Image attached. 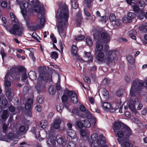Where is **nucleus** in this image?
<instances>
[{
	"instance_id": "1",
	"label": "nucleus",
	"mask_w": 147,
	"mask_h": 147,
	"mask_svg": "<svg viewBox=\"0 0 147 147\" xmlns=\"http://www.w3.org/2000/svg\"><path fill=\"white\" fill-rule=\"evenodd\" d=\"M69 18V12L68 7L66 5H63L61 9H58L56 14V18L58 22L57 27L58 32L61 34L66 36V33L65 30L68 27V19Z\"/></svg>"
},
{
	"instance_id": "2",
	"label": "nucleus",
	"mask_w": 147,
	"mask_h": 147,
	"mask_svg": "<svg viewBox=\"0 0 147 147\" xmlns=\"http://www.w3.org/2000/svg\"><path fill=\"white\" fill-rule=\"evenodd\" d=\"M144 87V82L140 80L135 79L131 84L130 95L135 96L140 94Z\"/></svg>"
},
{
	"instance_id": "3",
	"label": "nucleus",
	"mask_w": 147,
	"mask_h": 147,
	"mask_svg": "<svg viewBox=\"0 0 147 147\" xmlns=\"http://www.w3.org/2000/svg\"><path fill=\"white\" fill-rule=\"evenodd\" d=\"M25 70V68L23 66H15L11 68L8 71L11 74L13 80H18L20 79V74L19 72H22Z\"/></svg>"
},
{
	"instance_id": "4",
	"label": "nucleus",
	"mask_w": 147,
	"mask_h": 147,
	"mask_svg": "<svg viewBox=\"0 0 147 147\" xmlns=\"http://www.w3.org/2000/svg\"><path fill=\"white\" fill-rule=\"evenodd\" d=\"M94 39L96 40H98L99 42L107 44L110 41L111 37L109 34L105 32H102L100 34L97 33L93 34Z\"/></svg>"
},
{
	"instance_id": "5",
	"label": "nucleus",
	"mask_w": 147,
	"mask_h": 147,
	"mask_svg": "<svg viewBox=\"0 0 147 147\" xmlns=\"http://www.w3.org/2000/svg\"><path fill=\"white\" fill-rule=\"evenodd\" d=\"M6 29L8 30V27L5 26ZM24 31V28L22 26L19 24H14L13 27L8 30V31L12 34L20 36L22 33Z\"/></svg>"
},
{
	"instance_id": "6",
	"label": "nucleus",
	"mask_w": 147,
	"mask_h": 147,
	"mask_svg": "<svg viewBox=\"0 0 147 147\" xmlns=\"http://www.w3.org/2000/svg\"><path fill=\"white\" fill-rule=\"evenodd\" d=\"M38 80V83L35 87L37 93L39 94L42 92L45 87V83L43 74H40Z\"/></svg>"
},
{
	"instance_id": "7",
	"label": "nucleus",
	"mask_w": 147,
	"mask_h": 147,
	"mask_svg": "<svg viewBox=\"0 0 147 147\" xmlns=\"http://www.w3.org/2000/svg\"><path fill=\"white\" fill-rule=\"evenodd\" d=\"M61 123V120L60 119H55L53 124L51 126V129L49 131L50 136H53L55 134V129H58Z\"/></svg>"
},
{
	"instance_id": "8",
	"label": "nucleus",
	"mask_w": 147,
	"mask_h": 147,
	"mask_svg": "<svg viewBox=\"0 0 147 147\" xmlns=\"http://www.w3.org/2000/svg\"><path fill=\"white\" fill-rule=\"evenodd\" d=\"M29 2H30L31 4L34 3L33 6L34 7V11L37 13L42 14L44 10V8L40 3L39 0H36L34 3V0H28Z\"/></svg>"
},
{
	"instance_id": "9",
	"label": "nucleus",
	"mask_w": 147,
	"mask_h": 147,
	"mask_svg": "<svg viewBox=\"0 0 147 147\" xmlns=\"http://www.w3.org/2000/svg\"><path fill=\"white\" fill-rule=\"evenodd\" d=\"M139 100L138 98H136L134 99H131L129 103L128 107L129 109L134 113L136 115H138L139 114L136 110L135 108V105L138 102V103Z\"/></svg>"
},
{
	"instance_id": "10",
	"label": "nucleus",
	"mask_w": 147,
	"mask_h": 147,
	"mask_svg": "<svg viewBox=\"0 0 147 147\" xmlns=\"http://www.w3.org/2000/svg\"><path fill=\"white\" fill-rule=\"evenodd\" d=\"M64 93H65L68 98H71V100L74 103H77L78 102V96L75 91L67 89L66 92H64Z\"/></svg>"
},
{
	"instance_id": "11",
	"label": "nucleus",
	"mask_w": 147,
	"mask_h": 147,
	"mask_svg": "<svg viewBox=\"0 0 147 147\" xmlns=\"http://www.w3.org/2000/svg\"><path fill=\"white\" fill-rule=\"evenodd\" d=\"M135 17L136 15L134 13L129 12L126 16H124L122 20L125 23H130L132 22L134 19L136 20L135 18Z\"/></svg>"
},
{
	"instance_id": "12",
	"label": "nucleus",
	"mask_w": 147,
	"mask_h": 147,
	"mask_svg": "<svg viewBox=\"0 0 147 147\" xmlns=\"http://www.w3.org/2000/svg\"><path fill=\"white\" fill-rule=\"evenodd\" d=\"M9 80H13L11 78V74L8 71L7 72L5 77L4 80L5 86L6 88L9 87L11 85L10 82Z\"/></svg>"
},
{
	"instance_id": "13",
	"label": "nucleus",
	"mask_w": 147,
	"mask_h": 147,
	"mask_svg": "<svg viewBox=\"0 0 147 147\" xmlns=\"http://www.w3.org/2000/svg\"><path fill=\"white\" fill-rule=\"evenodd\" d=\"M121 130L123 131L125 136L126 138H128L129 136L132 134V131L130 127L125 124Z\"/></svg>"
},
{
	"instance_id": "14",
	"label": "nucleus",
	"mask_w": 147,
	"mask_h": 147,
	"mask_svg": "<svg viewBox=\"0 0 147 147\" xmlns=\"http://www.w3.org/2000/svg\"><path fill=\"white\" fill-rule=\"evenodd\" d=\"M14 136V135L13 133L10 132L1 137L0 139L2 141L9 142L13 140Z\"/></svg>"
},
{
	"instance_id": "15",
	"label": "nucleus",
	"mask_w": 147,
	"mask_h": 147,
	"mask_svg": "<svg viewBox=\"0 0 147 147\" xmlns=\"http://www.w3.org/2000/svg\"><path fill=\"white\" fill-rule=\"evenodd\" d=\"M124 124L120 121L115 122L113 126V129L114 132L116 133L119 129H121Z\"/></svg>"
},
{
	"instance_id": "16",
	"label": "nucleus",
	"mask_w": 147,
	"mask_h": 147,
	"mask_svg": "<svg viewBox=\"0 0 147 147\" xmlns=\"http://www.w3.org/2000/svg\"><path fill=\"white\" fill-rule=\"evenodd\" d=\"M95 57L98 61L100 62H102L104 61L105 55L102 51H95Z\"/></svg>"
},
{
	"instance_id": "17",
	"label": "nucleus",
	"mask_w": 147,
	"mask_h": 147,
	"mask_svg": "<svg viewBox=\"0 0 147 147\" xmlns=\"http://www.w3.org/2000/svg\"><path fill=\"white\" fill-rule=\"evenodd\" d=\"M103 44L104 43L103 42H99V41H98V40H96V49H95V51H102L103 47L102 44Z\"/></svg>"
},
{
	"instance_id": "18",
	"label": "nucleus",
	"mask_w": 147,
	"mask_h": 147,
	"mask_svg": "<svg viewBox=\"0 0 147 147\" xmlns=\"http://www.w3.org/2000/svg\"><path fill=\"white\" fill-rule=\"evenodd\" d=\"M118 59L117 56L113 57H107L106 60L107 64H109L110 63H112L113 61V62L116 61Z\"/></svg>"
},
{
	"instance_id": "19",
	"label": "nucleus",
	"mask_w": 147,
	"mask_h": 147,
	"mask_svg": "<svg viewBox=\"0 0 147 147\" xmlns=\"http://www.w3.org/2000/svg\"><path fill=\"white\" fill-rule=\"evenodd\" d=\"M117 141L119 144H121L122 147H129L130 143L129 142L125 141L124 142V140H123L118 138Z\"/></svg>"
},
{
	"instance_id": "20",
	"label": "nucleus",
	"mask_w": 147,
	"mask_h": 147,
	"mask_svg": "<svg viewBox=\"0 0 147 147\" xmlns=\"http://www.w3.org/2000/svg\"><path fill=\"white\" fill-rule=\"evenodd\" d=\"M97 143L98 145H102L106 143V141L105 140V138L104 136L100 135L99 136V138L97 140Z\"/></svg>"
},
{
	"instance_id": "21",
	"label": "nucleus",
	"mask_w": 147,
	"mask_h": 147,
	"mask_svg": "<svg viewBox=\"0 0 147 147\" xmlns=\"http://www.w3.org/2000/svg\"><path fill=\"white\" fill-rule=\"evenodd\" d=\"M107 54L108 57H113L114 56H117V55L119 54L118 52L116 50H111L108 51L107 53H105Z\"/></svg>"
},
{
	"instance_id": "22",
	"label": "nucleus",
	"mask_w": 147,
	"mask_h": 147,
	"mask_svg": "<svg viewBox=\"0 0 147 147\" xmlns=\"http://www.w3.org/2000/svg\"><path fill=\"white\" fill-rule=\"evenodd\" d=\"M67 132L69 136L71 138H74L76 136V131L71 129H70L67 130Z\"/></svg>"
},
{
	"instance_id": "23",
	"label": "nucleus",
	"mask_w": 147,
	"mask_h": 147,
	"mask_svg": "<svg viewBox=\"0 0 147 147\" xmlns=\"http://www.w3.org/2000/svg\"><path fill=\"white\" fill-rule=\"evenodd\" d=\"M29 78L32 80H34L36 79V76L35 71H30L28 73Z\"/></svg>"
},
{
	"instance_id": "24",
	"label": "nucleus",
	"mask_w": 147,
	"mask_h": 147,
	"mask_svg": "<svg viewBox=\"0 0 147 147\" xmlns=\"http://www.w3.org/2000/svg\"><path fill=\"white\" fill-rule=\"evenodd\" d=\"M84 57H85L89 58L88 60L89 61H92L93 59V57L92 55H91L90 52L85 51Z\"/></svg>"
},
{
	"instance_id": "25",
	"label": "nucleus",
	"mask_w": 147,
	"mask_h": 147,
	"mask_svg": "<svg viewBox=\"0 0 147 147\" xmlns=\"http://www.w3.org/2000/svg\"><path fill=\"white\" fill-rule=\"evenodd\" d=\"M137 32L135 30H131L129 32V36L131 38L133 39L136 40V35Z\"/></svg>"
},
{
	"instance_id": "26",
	"label": "nucleus",
	"mask_w": 147,
	"mask_h": 147,
	"mask_svg": "<svg viewBox=\"0 0 147 147\" xmlns=\"http://www.w3.org/2000/svg\"><path fill=\"white\" fill-rule=\"evenodd\" d=\"M56 141L59 145H61L63 143L64 140L61 135L57 136L56 137Z\"/></svg>"
},
{
	"instance_id": "27",
	"label": "nucleus",
	"mask_w": 147,
	"mask_h": 147,
	"mask_svg": "<svg viewBox=\"0 0 147 147\" xmlns=\"http://www.w3.org/2000/svg\"><path fill=\"white\" fill-rule=\"evenodd\" d=\"M137 15L139 19L142 20L145 17V12L141 9L137 13Z\"/></svg>"
},
{
	"instance_id": "28",
	"label": "nucleus",
	"mask_w": 147,
	"mask_h": 147,
	"mask_svg": "<svg viewBox=\"0 0 147 147\" xmlns=\"http://www.w3.org/2000/svg\"><path fill=\"white\" fill-rule=\"evenodd\" d=\"M126 58L127 60L130 64L131 65L134 64L135 60L131 55H127L126 56Z\"/></svg>"
},
{
	"instance_id": "29",
	"label": "nucleus",
	"mask_w": 147,
	"mask_h": 147,
	"mask_svg": "<svg viewBox=\"0 0 147 147\" xmlns=\"http://www.w3.org/2000/svg\"><path fill=\"white\" fill-rule=\"evenodd\" d=\"M84 121H77L76 124V127L77 128L79 129H82L84 127L83 124Z\"/></svg>"
},
{
	"instance_id": "30",
	"label": "nucleus",
	"mask_w": 147,
	"mask_h": 147,
	"mask_svg": "<svg viewBox=\"0 0 147 147\" xmlns=\"http://www.w3.org/2000/svg\"><path fill=\"white\" fill-rule=\"evenodd\" d=\"M120 106V103H117L116 105V106L115 108L113 107L111 105L110 108V109H109L110 110V111L111 113L115 112L116 111L119 109V107Z\"/></svg>"
},
{
	"instance_id": "31",
	"label": "nucleus",
	"mask_w": 147,
	"mask_h": 147,
	"mask_svg": "<svg viewBox=\"0 0 147 147\" xmlns=\"http://www.w3.org/2000/svg\"><path fill=\"white\" fill-rule=\"evenodd\" d=\"M111 105L110 103L105 102L103 103L102 107L103 109L105 110H106L107 109H110L111 107Z\"/></svg>"
},
{
	"instance_id": "32",
	"label": "nucleus",
	"mask_w": 147,
	"mask_h": 147,
	"mask_svg": "<svg viewBox=\"0 0 147 147\" xmlns=\"http://www.w3.org/2000/svg\"><path fill=\"white\" fill-rule=\"evenodd\" d=\"M77 51V47L75 45H73L72 47V49L71 50V54L74 56H76Z\"/></svg>"
},
{
	"instance_id": "33",
	"label": "nucleus",
	"mask_w": 147,
	"mask_h": 147,
	"mask_svg": "<svg viewBox=\"0 0 147 147\" xmlns=\"http://www.w3.org/2000/svg\"><path fill=\"white\" fill-rule=\"evenodd\" d=\"M49 91L50 94L51 95L54 94L56 92V90L54 86L53 85L51 86L49 88Z\"/></svg>"
},
{
	"instance_id": "34",
	"label": "nucleus",
	"mask_w": 147,
	"mask_h": 147,
	"mask_svg": "<svg viewBox=\"0 0 147 147\" xmlns=\"http://www.w3.org/2000/svg\"><path fill=\"white\" fill-rule=\"evenodd\" d=\"M48 124V123L47 121L42 120L41 121L40 125L41 127L42 128H46Z\"/></svg>"
},
{
	"instance_id": "35",
	"label": "nucleus",
	"mask_w": 147,
	"mask_h": 147,
	"mask_svg": "<svg viewBox=\"0 0 147 147\" xmlns=\"http://www.w3.org/2000/svg\"><path fill=\"white\" fill-rule=\"evenodd\" d=\"M117 133H115V135L116 136H117L119 138H122L124 136L123 132L121 129L119 131L116 132Z\"/></svg>"
},
{
	"instance_id": "36",
	"label": "nucleus",
	"mask_w": 147,
	"mask_h": 147,
	"mask_svg": "<svg viewBox=\"0 0 147 147\" xmlns=\"http://www.w3.org/2000/svg\"><path fill=\"white\" fill-rule=\"evenodd\" d=\"M0 54L1 55L3 61H4V57L7 55L6 53L5 52V50L3 47H1L0 51Z\"/></svg>"
},
{
	"instance_id": "37",
	"label": "nucleus",
	"mask_w": 147,
	"mask_h": 147,
	"mask_svg": "<svg viewBox=\"0 0 147 147\" xmlns=\"http://www.w3.org/2000/svg\"><path fill=\"white\" fill-rule=\"evenodd\" d=\"M8 115V112L7 110H4L1 115V117L3 120L6 119Z\"/></svg>"
},
{
	"instance_id": "38",
	"label": "nucleus",
	"mask_w": 147,
	"mask_h": 147,
	"mask_svg": "<svg viewBox=\"0 0 147 147\" xmlns=\"http://www.w3.org/2000/svg\"><path fill=\"white\" fill-rule=\"evenodd\" d=\"M86 42L87 45L90 47H91L92 45V42L90 37H87L86 39Z\"/></svg>"
},
{
	"instance_id": "39",
	"label": "nucleus",
	"mask_w": 147,
	"mask_h": 147,
	"mask_svg": "<svg viewBox=\"0 0 147 147\" xmlns=\"http://www.w3.org/2000/svg\"><path fill=\"white\" fill-rule=\"evenodd\" d=\"M83 121L84 127L88 128L91 126V124L88 120H85Z\"/></svg>"
},
{
	"instance_id": "40",
	"label": "nucleus",
	"mask_w": 147,
	"mask_h": 147,
	"mask_svg": "<svg viewBox=\"0 0 147 147\" xmlns=\"http://www.w3.org/2000/svg\"><path fill=\"white\" fill-rule=\"evenodd\" d=\"M98 135L96 133H94L92 134L91 136V139L93 142H94L97 139Z\"/></svg>"
},
{
	"instance_id": "41",
	"label": "nucleus",
	"mask_w": 147,
	"mask_h": 147,
	"mask_svg": "<svg viewBox=\"0 0 147 147\" xmlns=\"http://www.w3.org/2000/svg\"><path fill=\"white\" fill-rule=\"evenodd\" d=\"M51 57L53 59H56L58 57V54L56 52H52L51 53Z\"/></svg>"
},
{
	"instance_id": "42",
	"label": "nucleus",
	"mask_w": 147,
	"mask_h": 147,
	"mask_svg": "<svg viewBox=\"0 0 147 147\" xmlns=\"http://www.w3.org/2000/svg\"><path fill=\"white\" fill-rule=\"evenodd\" d=\"M27 129L24 125L21 126L19 127V131L21 132L26 133L27 130Z\"/></svg>"
},
{
	"instance_id": "43",
	"label": "nucleus",
	"mask_w": 147,
	"mask_h": 147,
	"mask_svg": "<svg viewBox=\"0 0 147 147\" xmlns=\"http://www.w3.org/2000/svg\"><path fill=\"white\" fill-rule=\"evenodd\" d=\"M12 89L8 88L6 91V95L7 97L11 96Z\"/></svg>"
},
{
	"instance_id": "44",
	"label": "nucleus",
	"mask_w": 147,
	"mask_h": 147,
	"mask_svg": "<svg viewBox=\"0 0 147 147\" xmlns=\"http://www.w3.org/2000/svg\"><path fill=\"white\" fill-rule=\"evenodd\" d=\"M109 18L110 21L111 22H114L116 19V16L113 13L110 14Z\"/></svg>"
},
{
	"instance_id": "45",
	"label": "nucleus",
	"mask_w": 147,
	"mask_h": 147,
	"mask_svg": "<svg viewBox=\"0 0 147 147\" xmlns=\"http://www.w3.org/2000/svg\"><path fill=\"white\" fill-rule=\"evenodd\" d=\"M140 30H141L144 32H147V26L146 25H142L139 28Z\"/></svg>"
},
{
	"instance_id": "46",
	"label": "nucleus",
	"mask_w": 147,
	"mask_h": 147,
	"mask_svg": "<svg viewBox=\"0 0 147 147\" xmlns=\"http://www.w3.org/2000/svg\"><path fill=\"white\" fill-rule=\"evenodd\" d=\"M76 143L73 141H69L67 145V147H75Z\"/></svg>"
},
{
	"instance_id": "47",
	"label": "nucleus",
	"mask_w": 147,
	"mask_h": 147,
	"mask_svg": "<svg viewBox=\"0 0 147 147\" xmlns=\"http://www.w3.org/2000/svg\"><path fill=\"white\" fill-rule=\"evenodd\" d=\"M84 38L85 37L84 36L81 34L77 36H76L75 37V40L77 41L84 39Z\"/></svg>"
},
{
	"instance_id": "48",
	"label": "nucleus",
	"mask_w": 147,
	"mask_h": 147,
	"mask_svg": "<svg viewBox=\"0 0 147 147\" xmlns=\"http://www.w3.org/2000/svg\"><path fill=\"white\" fill-rule=\"evenodd\" d=\"M68 97L66 95L65 93H64L61 97L62 102H67L68 100Z\"/></svg>"
},
{
	"instance_id": "49",
	"label": "nucleus",
	"mask_w": 147,
	"mask_h": 147,
	"mask_svg": "<svg viewBox=\"0 0 147 147\" xmlns=\"http://www.w3.org/2000/svg\"><path fill=\"white\" fill-rule=\"evenodd\" d=\"M108 19V18L106 16H104L101 17L100 21L102 22L105 24L106 23Z\"/></svg>"
},
{
	"instance_id": "50",
	"label": "nucleus",
	"mask_w": 147,
	"mask_h": 147,
	"mask_svg": "<svg viewBox=\"0 0 147 147\" xmlns=\"http://www.w3.org/2000/svg\"><path fill=\"white\" fill-rule=\"evenodd\" d=\"M110 82L109 79L107 78H105L104 79L102 83L105 85H108L110 83Z\"/></svg>"
},
{
	"instance_id": "51",
	"label": "nucleus",
	"mask_w": 147,
	"mask_h": 147,
	"mask_svg": "<svg viewBox=\"0 0 147 147\" xmlns=\"http://www.w3.org/2000/svg\"><path fill=\"white\" fill-rule=\"evenodd\" d=\"M62 105L59 104L57 106V111L60 113H61L62 111V110L63 109V106Z\"/></svg>"
},
{
	"instance_id": "52",
	"label": "nucleus",
	"mask_w": 147,
	"mask_h": 147,
	"mask_svg": "<svg viewBox=\"0 0 147 147\" xmlns=\"http://www.w3.org/2000/svg\"><path fill=\"white\" fill-rule=\"evenodd\" d=\"M115 94L116 96L120 97L123 94V93L122 92V90L120 89H118L115 92Z\"/></svg>"
},
{
	"instance_id": "53",
	"label": "nucleus",
	"mask_w": 147,
	"mask_h": 147,
	"mask_svg": "<svg viewBox=\"0 0 147 147\" xmlns=\"http://www.w3.org/2000/svg\"><path fill=\"white\" fill-rule=\"evenodd\" d=\"M102 95L104 97L106 96L107 98L109 97V93L105 89H104L102 91Z\"/></svg>"
},
{
	"instance_id": "54",
	"label": "nucleus",
	"mask_w": 147,
	"mask_h": 147,
	"mask_svg": "<svg viewBox=\"0 0 147 147\" xmlns=\"http://www.w3.org/2000/svg\"><path fill=\"white\" fill-rule=\"evenodd\" d=\"M86 2L85 3H86V5L87 7L89 9H90L91 7V4L92 3L91 0H86L85 1Z\"/></svg>"
},
{
	"instance_id": "55",
	"label": "nucleus",
	"mask_w": 147,
	"mask_h": 147,
	"mask_svg": "<svg viewBox=\"0 0 147 147\" xmlns=\"http://www.w3.org/2000/svg\"><path fill=\"white\" fill-rule=\"evenodd\" d=\"M27 7H22V6H20V8L21 9L22 13L23 15H25L26 14V8Z\"/></svg>"
},
{
	"instance_id": "56",
	"label": "nucleus",
	"mask_w": 147,
	"mask_h": 147,
	"mask_svg": "<svg viewBox=\"0 0 147 147\" xmlns=\"http://www.w3.org/2000/svg\"><path fill=\"white\" fill-rule=\"evenodd\" d=\"M8 102L6 99H4L1 101V104L3 106L6 107L7 105Z\"/></svg>"
},
{
	"instance_id": "57",
	"label": "nucleus",
	"mask_w": 147,
	"mask_h": 147,
	"mask_svg": "<svg viewBox=\"0 0 147 147\" xmlns=\"http://www.w3.org/2000/svg\"><path fill=\"white\" fill-rule=\"evenodd\" d=\"M10 16L11 19L13 18V19L12 20V21L16 22L17 19L15 15L13 14V13L11 12L10 13Z\"/></svg>"
},
{
	"instance_id": "58",
	"label": "nucleus",
	"mask_w": 147,
	"mask_h": 147,
	"mask_svg": "<svg viewBox=\"0 0 147 147\" xmlns=\"http://www.w3.org/2000/svg\"><path fill=\"white\" fill-rule=\"evenodd\" d=\"M84 80L85 82L90 84L91 83V79L88 76L85 77L84 78Z\"/></svg>"
},
{
	"instance_id": "59",
	"label": "nucleus",
	"mask_w": 147,
	"mask_h": 147,
	"mask_svg": "<svg viewBox=\"0 0 147 147\" xmlns=\"http://www.w3.org/2000/svg\"><path fill=\"white\" fill-rule=\"evenodd\" d=\"M133 10L135 13H138L140 10L138 6L136 5H134L133 7Z\"/></svg>"
},
{
	"instance_id": "60",
	"label": "nucleus",
	"mask_w": 147,
	"mask_h": 147,
	"mask_svg": "<svg viewBox=\"0 0 147 147\" xmlns=\"http://www.w3.org/2000/svg\"><path fill=\"white\" fill-rule=\"evenodd\" d=\"M37 100L39 103H41L43 101V98L41 96H39L37 98Z\"/></svg>"
},
{
	"instance_id": "61",
	"label": "nucleus",
	"mask_w": 147,
	"mask_h": 147,
	"mask_svg": "<svg viewBox=\"0 0 147 147\" xmlns=\"http://www.w3.org/2000/svg\"><path fill=\"white\" fill-rule=\"evenodd\" d=\"M76 2L73 1L72 3V6L73 8L77 9L78 7V5Z\"/></svg>"
},
{
	"instance_id": "62",
	"label": "nucleus",
	"mask_w": 147,
	"mask_h": 147,
	"mask_svg": "<svg viewBox=\"0 0 147 147\" xmlns=\"http://www.w3.org/2000/svg\"><path fill=\"white\" fill-rule=\"evenodd\" d=\"M7 3L6 1H3L1 2V5L2 8H5L7 6Z\"/></svg>"
},
{
	"instance_id": "63",
	"label": "nucleus",
	"mask_w": 147,
	"mask_h": 147,
	"mask_svg": "<svg viewBox=\"0 0 147 147\" xmlns=\"http://www.w3.org/2000/svg\"><path fill=\"white\" fill-rule=\"evenodd\" d=\"M114 22H115L114 24L115 26H118L120 25L121 20L120 19H116Z\"/></svg>"
},
{
	"instance_id": "64",
	"label": "nucleus",
	"mask_w": 147,
	"mask_h": 147,
	"mask_svg": "<svg viewBox=\"0 0 147 147\" xmlns=\"http://www.w3.org/2000/svg\"><path fill=\"white\" fill-rule=\"evenodd\" d=\"M137 3L138 5L141 7H144V3L143 1H138Z\"/></svg>"
}]
</instances>
